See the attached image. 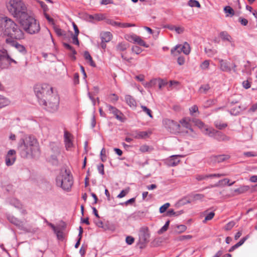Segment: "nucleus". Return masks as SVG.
<instances>
[{
    "instance_id": "41",
    "label": "nucleus",
    "mask_w": 257,
    "mask_h": 257,
    "mask_svg": "<svg viewBox=\"0 0 257 257\" xmlns=\"http://www.w3.org/2000/svg\"><path fill=\"white\" fill-rule=\"evenodd\" d=\"M89 19H90V21H91L92 20L99 21L103 20V17L102 15L95 14L94 15H89Z\"/></svg>"
},
{
    "instance_id": "3",
    "label": "nucleus",
    "mask_w": 257,
    "mask_h": 257,
    "mask_svg": "<svg viewBox=\"0 0 257 257\" xmlns=\"http://www.w3.org/2000/svg\"><path fill=\"white\" fill-rule=\"evenodd\" d=\"M7 8L9 12L19 20L28 14L27 7L22 0H9Z\"/></svg>"
},
{
    "instance_id": "43",
    "label": "nucleus",
    "mask_w": 257,
    "mask_h": 257,
    "mask_svg": "<svg viewBox=\"0 0 257 257\" xmlns=\"http://www.w3.org/2000/svg\"><path fill=\"white\" fill-rule=\"evenodd\" d=\"M106 23L116 28H120V22H116L112 19H107Z\"/></svg>"
},
{
    "instance_id": "28",
    "label": "nucleus",
    "mask_w": 257,
    "mask_h": 257,
    "mask_svg": "<svg viewBox=\"0 0 257 257\" xmlns=\"http://www.w3.org/2000/svg\"><path fill=\"white\" fill-rule=\"evenodd\" d=\"M229 158L228 155H221L218 156H214L212 157V160L217 163H220L226 160Z\"/></svg>"
},
{
    "instance_id": "64",
    "label": "nucleus",
    "mask_w": 257,
    "mask_h": 257,
    "mask_svg": "<svg viewBox=\"0 0 257 257\" xmlns=\"http://www.w3.org/2000/svg\"><path fill=\"white\" fill-rule=\"evenodd\" d=\"M238 21L242 26H246L248 24L247 20L241 17L239 18Z\"/></svg>"
},
{
    "instance_id": "29",
    "label": "nucleus",
    "mask_w": 257,
    "mask_h": 257,
    "mask_svg": "<svg viewBox=\"0 0 257 257\" xmlns=\"http://www.w3.org/2000/svg\"><path fill=\"white\" fill-rule=\"evenodd\" d=\"M215 131L216 130L214 128L207 126L203 130L202 133L206 136L213 138Z\"/></svg>"
},
{
    "instance_id": "7",
    "label": "nucleus",
    "mask_w": 257,
    "mask_h": 257,
    "mask_svg": "<svg viewBox=\"0 0 257 257\" xmlns=\"http://www.w3.org/2000/svg\"><path fill=\"white\" fill-rule=\"evenodd\" d=\"M46 105H43L50 112H54L58 110L59 106V97L57 92H53L48 95L46 98Z\"/></svg>"
},
{
    "instance_id": "30",
    "label": "nucleus",
    "mask_w": 257,
    "mask_h": 257,
    "mask_svg": "<svg viewBox=\"0 0 257 257\" xmlns=\"http://www.w3.org/2000/svg\"><path fill=\"white\" fill-rule=\"evenodd\" d=\"M132 136L136 139H143L148 136V133L147 132H136L133 133Z\"/></svg>"
},
{
    "instance_id": "62",
    "label": "nucleus",
    "mask_w": 257,
    "mask_h": 257,
    "mask_svg": "<svg viewBox=\"0 0 257 257\" xmlns=\"http://www.w3.org/2000/svg\"><path fill=\"white\" fill-rule=\"evenodd\" d=\"M190 112L191 115H193L194 113L197 112L198 111V106L196 105L192 106L190 109Z\"/></svg>"
},
{
    "instance_id": "19",
    "label": "nucleus",
    "mask_w": 257,
    "mask_h": 257,
    "mask_svg": "<svg viewBox=\"0 0 257 257\" xmlns=\"http://www.w3.org/2000/svg\"><path fill=\"white\" fill-rule=\"evenodd\" d=\"M125 101L130 107L135 108L137 107V102L135 99L130 95H126L124 97Z\"/></svg>"
},
{
    "instance_id": "60",
    "label": "nucleus",
    "mask_w": 257,
    "mask_h": 257,
    "mask_svg": "<svg viewBox=\"0 0 257 257\" xmlns=\"http://www.w3.org/2000/svg\"><path fill=\"white\" fill-rule=\"evenodd\" d=\"M134 238L131 236H127L125 238V241L126 243L128 245L132 244L134 243Z\"/></svg>"
},
{
    "instance_id": "24",
    "label": "nucleus",
    "mask_w": 257,
    "mask_h": 257,
    "mask_svg": "<svg viewBox=\"0 0 257 257\" xmlns=\"http://www.w3.org/2000/svg\"><path fill=\"white\" fill-rule=\"evenodd\" d=\"M101 41L109 42L111 41L112 35L109 32H104L100 34Z\"/></svg>"
},
{
    "instance_id": "11",
    "label": "nucleus",
    "mask_w": 257,
    "mask_h": 257,
    "mask_svg": "<svg viewBox=\"0 0 257 257\" xmlns=\"http://www.w3.org/2000/svg\"><path fill=\"white\" fill-rule=\"evenodd\" d=\"M7 218L10 222L16 226L18 228L20 229H23L24 228V222L19 219L13 215L10 214H7Z\"/></svg>"
},
{
    "instance_id": "50",
    "label": "nucleus",
    "mask_w": 257,
    "mask_h": 257,
    "mask_svg": "<svg viewBox=\"0 0 257 257\" xmlns=\"http://www.w3.org/2000/svg\"><path fill=\"white\" fill-rule=\"evenodd\" d=\"M214 125L216 128L219 130H222L227 126L226 123H221L218 121H216L214 122Z\"/></svg>"
},
{
    "instance_id": "48",
    "label": "nucleus",
    "mask_w": 257,
    "mask_h": 257,
    "mask_svg": "<svg viewBox=\"0 0 257 257\" xmlns=\"http://www.w3.org/2000/svg\"><path fill=\"white\" fill-rule=\"evenodd\" d=\"M188 5L191 7L200 8L201 7L199 2L196 0H190L188 2Z\"/></svg>"
},
{
    "instance_id": "6",
    "label": "nucleus",
    "mask_w": 257,
    "mask_h": 257,
    "mask_svg": "<svg viewBox=\"0 0 257 257\" xmlns=\"http://www.w3.org/2000/svg\"><path fill=\"white\" fill-rule=\"evenodd\" d=\"M56 185L64 190L69 191L73 184V177L67 170L61 171L56 179Z\"/></svg>"
},
{
    "instance_id": "1",
    "label": "nucleus",
    "mask_w": 257,
    "mask_h": 257,
    "mask_svg": "<svg viewBox=\"0 0 257 257\" xmlns=\"http://www.w3.org/2000/svg\"><path fill=\"white\" fill-rule=\"evenodd\" d=\"M18 150L21 156L24 158L37 156L40 154L38 142L31 135H25L19 140Z\"/></svg>"
},
{
    "instance_id": "42",
    "label": "nucleus",
    "mask_w": 257,
    "mask_h": 257,
    "mask_svg": "<svg viewBox=\"0 0 257 257\" xmlns=\"http://www.w3.org/2000/svg\"><path fill=\"white\" fill-rule=\"evenodd\" d=\"M183 211L182 210L178 212H175L173 209H169L167 212V215L168 216H178L183 213Z\"/></svg>"
},
{
    "instance_id": "53",
    "label": "nucleus",
    "mask_w": 257,
    "mask_h": 257,
    "mask_svg": "<svg viewBox=\"0 0 257 257\" xmlns=\"http://www.w3.org/2000/svg\"><path fill=\"white\" fill-rule=\"evenodd\" d=\"M141 108L143 109V111L146 112L151 118H153V115L152 114V111L151 109L148 108L146 106L141 105Z\"/></svg>"
},
{
    "instance_id": "52",
    "label": "nucleus",
    "mask_w": 257,
    "mask_h": 257,
    "mask_svg": "<svg viewBox=\"0 0 257 257\" xmlns=\"http://www.w3.org/2000/svg\"><path fill=\"white\" fill-rule=\"evenodd\" d=\"M216 100L215 99H210L207 100L204 103L205 107H208L212 105H214L216 102Z\"/></svg>"
},
{
    "instance_id": "16",
    "label": "nucleus",
    "mask_w": 257,
    "mask_h": 257,
    "mask_svg": "<svg viewBox=\"0 0 257 257\" xmlns=\"http://www.w3.org/2000/svg\"><path fill=\"white\" fill-rule=\"evenodd\" d=\"M6 42L7 44H11L12 46H15L18 50L20 52H25L26 51L25 47L18 43L11 40L10 38H7Z\"/></svg>"
},
{
    "instance_id": "4",
    "label": "nucleus",
    "mask_w": 257,
    "mask_h": 257,
    "mask_svg": "<svg viewBox=\"0 0 257 257\" xmlns=\"http://www.w3.org/2000/svg\"><path fill=\"white\" fill-rule=\"evenodd\" d=\"M20 22L24 30L28 34H35L40 30L39 22L33 17L29 16L28 14L26 18L20 19Z\"/></svg>"
},
{
    "instance_id": "45",
    "label": "nucleus",
    "mask_w": 257,
    "mask_h": 257,
    "mask_svg": "<svg viewBox=\"0 0 257 257\" xmlns=\"http://www.w3.org/2000/svg\"><path fill=\"white\" fill-rule=\"evenodd\" d=\"M204 51L207 56L210 57H212L217 53V51L215 49L205 48Z\"/></svg>"
},
{
    "instance_id": "61",
    "label": "nucleus",
    "mask_w": 257,
    "mask_h": 257,
    "mask_svg": "<svg viewBox=\"0 0 257 257\" xmlns=\"http://www.w3.org/2000/svg\"><path fill=\"white\" fill-rule=\"evenodd\" d=\"M235 222L233 221L229 222L225 227V228L227 230H230L234 225Z\"/></svg>"
},
{
    "instance_id": "10",
    "label": "nucleus",
    "mask_w": 257,
    "mask_h": 257,
    "mask_svg": "<svg viewBox=\"0 0 257 257\" xmlns=\"http://www.w3.org/2000/svg\"><path fill=\"white\" fill-rule=\"evenodd\" d=\"M16 160V152L14 150H9L5 157V163L7 166H12Z\"/></svg>"
},
{
    "instance_id": "13",
    "label": "nucleus",
    "mask_w": 257,
    "mask_h": 257,
    "mask_svg": "<svg viewBox=\"0 0 257 257\" xmlns=\"http://www.w3.org/2000/svg\"><path fill=\"white\" fill-rule=\"evenodd\" d=\"M106 106L108 110L109 111V113H112L117 120H119L121 122L123 121L122 117L123 114L120 110L110 104H106Z\"/></svg>"
},
{
    "instance_id": "20",
    "label": "nucleus",
    "mask_w": 257,
    "mask_h": 257,
    "mask_svg": "<svg viewBox=\"0 0 257 257\" xmlns=\"http://www.w3.org/2000/svg\"><path fill=\"white\" fill-rule=\"evenodd\" d=\"M191 121L192 122V119L189 117H185L181 120L180 122L183 127L188 129L191 132H193V130L192 128L191 125L190 124Z\"/></svg>"
},
{
    "instance_id": "63",
    "label": "nucleus",
    "mask_w": 257,
    "mask_h": 257,
    "mask_svg": "<svg viewBox=\"0 0 257 257\" xmlns=\"http://www.w3.org/2000/svg\"><path fill=\"white\" fill-rule=\"evenodd\" d=\"M97 170L98 172L101 174L104 175V165L103 164H100L97 166Z\"/></svg>"
},
{
    "instance_id": "32",
    "label": "nucleus",
    "mask_w": 257,
    "mask_h": 257,
    "mask_svg": "<svg viewBox=\"0 0 257 257\" xmlns=\"http://www.w3.org/2000/svg\"><path fill=\"white\" fill-rule=\"evenodd\" d=\"M63 46L66 49H68L71 52L72 55H71L70 57L73 60H75L76 57L74 56L75 54H76V51H75V50L70 45H69L68 43H64Z\"/></svg>"
},
{
    "instance_id": "40",
    "label": "nucleus",
    "mask_w": 257,
    "mask_h": 257,
    "mask_svg": "<svg viewBox=\"0 0 257 257\" xmlns=\"http://www.w3.org/2000/svg\"><path fill=\"white\" fill-rule=\"evenodd\" d=\"M181 48V45H176L175 47L171 49V54L174 56H177L180 54L182 51H180V48Z\"/></svg>"
},
{
    "instance_id": "35",
    "label": "nucleus",
    "mask_w": 257,
    "mask_h": 257,
    "mask_svg": "<svg viewBox=\"0 0 257 257\" xmlns=\"http://www.w3.org/2000/svg\"><path fill=\"white\" fill-rule=\"evenodd\" d=\"M180 51H182V52L186 55H188L190 52V47L189 44L187 42H185L183 45L181 46Z\"/></svg>"
},
{
    "instance_id": "58",
    "label": "nucleus",
    "mask_w": 257,
    "mask_h": 257,
    "mask_svg": "<svg viewBox=\"0 0 257 257\" xmlns=\"http://www.w3.org/2000/svg\"><path fill=\"white\" fill-rule=\"evenodd\" d=\"M109 99L112 102H116L118 99V96L115 94H111L109 96Z\"/></svg>"
},
{
    "instance_id": "18",
    "label": "nucleus",
    "mask_w": 257,
    "mask_h": 257,
    "mask_svg": "<svg viewBox=\"0 0 257 257\" xmlns=\"http://www.w3.org/2000/svg\"><path fill=\"white\" fill-rule=\"evenodd\" d=\"M219 62L220 68L222 71L230 72L231 71V67L229 62L222 59H220Z\"/></svg>"
},
{
    "instance_id": "46",
    "label": "nucleus",
    "mask_w": 257,
    "mask_h": 257,
    "mask_svg": "<svg viewBox=\"0 0 257 257\" xmlns=\"http://www.w3.org/2000/svg\"><path fill=\"white\" fill-rule=\"evenodd\" d=\"M207 211L204 212V213L206 214L204 220L203 221L204 223L206 222V221L211 220L215 215V213L213 212H210L209 213H207Z\"/></svg>"
},
{
    "instance_id": "36",
    "label": "nucleus",
    "mask_w": 257,
    "mask_h": 257,
    "mask_svg": "<svg viewBox=\"0 0 257 257\" xmlns=\"http://www.w3.org/2000/svg\"><path fill=\"white\" fill-rule=\"evenodd\" d=\"M224 12L226 14V17H232L234 15L233 9L230 6H226L224 8Z\"/></svg>"
},
{
    "instance_id": "21",
    "label": "nucleus",
    "mask_w": 257,
    "mask_h": 257,
    "mask_svg": "<svg viewBox=\"0 0 257 257\" xmlns=\"http://www.w3.org/2000/svg\"><path fill=\"white\" fill-rule=\"evenodd\" d=\"M132 40L137 43L139 45L142 46H144L145 48H148L149 45L146 44V43L139 36H138L136 35H134L131 36Z\"/></svg>"
},
{
    "instance_id": "38",
    "label": "nucleus",
    "mask_w": 257,
    "mask_h": 257,
    "mask_svg": "<svg viewBox=\"0 0 257 257\" xmlns=\"http://www.w3.org/2000/svg\"><path fill=\"white\" fill-rule=\"evenodd\" d=\"M242 109L240 106H238L231 108L230 110V113L232 115H237L240 113Z\"/></svg>"
},
{
    "instance_id": "27",
    "label": "nucleus",
    "mask_w": 257,
    "mask_h": 257,
    "mask_svg": "<svg viewBox=\"0 0 257 257\" xmlns=\"http://www.w3.org/2000/svg\"><path fill=\"white\" fill-rule=\"evenodd\" d=\"M192 122H193L195 125L201 129L202 132H203V130H204V128L207 126L201 120L198 119L192 118Z\"/></svg>"
},
{
    "instance_id": "37",
    "label": "nucleus",
    "mask_w": 257,
    "mask_h": 257,
    "mask_svg": "<svg viewBox=\"0 0 257 257\" xmlns=\"http://www.w3.org/2000/svg\"><path fill=\"white\" fill-rule=\"evenodd\" d=\"M127 47L128 46L126 44L124 43H119L117 45L116 50L118 52H122L125 51Z\"/></svg>"
},
{
    "instance_id": "14",
    "label": "nucleus",
    "mask_w": 257,
    "mask_h": 257,
    "mask_svg": "<svg viewBox=\"0 0 257 257\" xmlns=\"http://www.w3.org/2000/svg\"><path fill=\"white\" fill-rule=\"evenodd\" d=\"M166 80L162 79H154L151 80L148 84V87H153L157 84L158 85L159 89H161L163 87L167 84Z\"/></svg>"
},
{
    "instance_id": "15",
    "label": "nucleus",
    "mask_w": 257,
    "mask_h": 257,
    "mask_svg": "<svg viewBox=\"0 0 257 257\" xmlns=\"http://www.w3.org/2000/svg\"><path fill=\"white\" fill-rule=\"evenodd\" d=\"M150 233L148 228H142L140 230V239L144 243L149 241Z\"/></svg>"
},
{
    "instance_id": "34",
    "label": "nucleus",
    "mask_w": 257,
    "mask_h": 257,
    "mask_svg": "<svg viewBox=\"0 0 257 257\" xmlns=\"http://www.w3.org/2000/svg\"><path fill=\"white\" fill-rule=\"evenodd\" d=\"M10 100L5 96L0 95V108L8 105Z\"/></svg>"
},
{
    "instance_id": "2",
    "label": "nucleus",
    "mask_w": 257,
    "mask_h": 257,
    "mask_svg": "<svg viewBox=\"0 0 257 257\" xmlns=\"http://www.w3.org/2000/svg\"><path fill=\"white\" fill-rule=\"evenodd\" d=\"M0 28L5 35L12 39L21 40L24 38V32L20 27L7 17H0Z\"/></svg>"
},
{
    "instance_id": "56",
    "label": "nucleus",
    "mask_w": 257,
    "mask_h": 257,
    "mask_svg": "<svg viewBox=\"0 0 257 257\" xmlns=\"http://www.w3.org/2000/svg\"><path fill=\"white\" fill-rule=\"evenodd\" d=\"M209 178V175H197L196 179L198 181H202Z\"/></svg>"
},
{
    "instance_id": "44",
    "label": "nucleus",
    "mask_w": 257,
    "mask_h": 257,
    "mask_svg": "<svg viewBox=\"0 0 257 257\" xmlns=\"http://www.w3.org/2000/svg\"><path fill=\"white\" fill-rule=\"evenodd\" d=\"M210 89V87L209 84H206L202 85L199 88V91L202 93H206Z\"/></svg>"
},
{
    "instance_id": "39",
    "label": "nucleus",
    "mask_w": 257,
    "mask_h": 257,
    "mask_svg": "<svg viewBox=\"0 0 257 257\" xmlns=\"http://www.w3.org/2000/svg\"><path fill=\"white\" fill-rule=\"evenodd\" d=\"M10 204L13 205L15 207L21 209L22 208V204L20 202V201L15 198L11 199L10 200Z\"/></svg>"
},
{
    "instance_id": "8",
    "label": "nucleus",
    "mask_w": 257,
    "mask_h": 257,
    "mask_svg": "<svg viewBox=\"0 0 257 257\" xmlns=\"http://www.w3.org/2000/svg\"><path fill=\"white\" fill-rule=\"evenodd\" d=\"M11 63L17 64V62L12 59L4 48L0 49V67L2 69H7Z\"/></svg>"
},
{
    "instance_id": "25",
    "label": "nucleus",
    "mask_w": 257,
    "mask_h": 257,
    "mask_svg": "<svg viewBox=\"0 0 257 257\" xmlns=\"http://www.w3.org/2000/svg\"><path fill=\"white\" fill-rule=\"evenodd\" d=\"M179 156H172L170 159L168 161L167 164L168 166L174 167L177 166L180 162L178 158Z\"/></svg>"
},
{
    "instance_id": "26",
    "label": "nucleus",
    "mask_w": 257,
    "mask_h": 257,
    "mask_svg": "<svg viewBox=\"0 0 257 257\" xmlns=\"http://www.w3.org/2000/svg\"><path fill=\"white\" fill-rule=\"evenodd\" d=\"M192 122H193L195 125L201 129L202 132H203V130H204V128L207 126L201 120L198 119L192 118Z\"/></svg>"
},
{
    "instance_id": "22",
    "label": "nucleus",
    "mask_w": 257,
    "mask_h": 257,
    "mask_svg": "<svg viewBox=\"0 0 257 257\" xmlns=\"http://www.w3.org/2000/svg\"><path fill=\"white\" fill-rule=\"evenodd\" d=\"M235 183V181H233L232 183H229V180L227 178H225L222 180H219L217 183L211 185L210 187H219L220 186H224L227 185L229 186H231L233 185Z\"/></svg>"
},
{
    "instance_id": "57",
    "label": "nucleus",
    "mask_w": 257,
    "mask_h": 257,
    "mask_svg": "<svg viewBox=\"0 0 257 257\" xmlns=\"http://www.w3.org/2000/svg\"><path fill=\"white\" fill-rule=\"evenodd\" d=\"M132 50L134 53H136V54H139L142 51V49L138 46H133L132 48Z\"/></svg>"
},
{
    "instance_id": "33",
    "label": "nucleus",
    "mask_w": 257,
    "mask_h": 257,
    "mask_svg": "<svg viewBox=\"0 0 257 257\" xmlns=\"http://www.w3.org/2000/svg\"><path fill=\"white\" fill-rule=\"evenodd\" d=\"M219 36L222 40L231 42L232 38L227 32L222 31L220 32Z\"/></svg>"
},
{
    "instance_id": "12",
    "label": "nucleus",
    "mask_w": 257,
    "mask_h": 257,
    "mask_svg": "<svg viewBox=\"0 0 257 257\" xmlns=\"http://www.w3.org/2000/svg\"><path fill=\"white\" fill-rule=\"evenodd\" d=\"M73 136L68 132L65 131L64 134V141L66 149L70 150L73 146Z\"/></svg>"
},
{
    "instance_id": "9",
    "label": "nucleus",
    "mask_w": 257,
    "mask_h": 257,
    "mask_svg": "<svg viewBox=\"0 0 257 257\" xmlns=\"http://www.w3.org/2000/svg\"><path fill=\"white\" fill-rule=\"evenodd\" d=\"M163 122L164 125L169 132L172 133L179 132L180 125L177 122L169 119H165Z\"/></svg>"
},
{
    "instance_id": "59",
    "label": "nucleus",
    "mask_w": 257,
    "mask_h": 257,
    "mask_svg": "<svg viewBox=\"0 0 257 257\" xmlns=\"http://www.w3.org/2000/svg\"><path fill=\"white\" fill-rule=\"evenodd\" d=\"M249 189V187L247 186H244L239 188L236 189L235 190V192H237L239 193H242L245 191Z\"/></svg>"
},
{
    "instance_id": "47",
    "label": "nucleus",
    "mask_w": 257,
    "mask_h": 257,
    "mask_svg": "<svg viewBox=\"0 0 257 257\" xmlns=\"http://www.w3.org/2000/svg\"><path fill=\"white\" fill-rule=\"evenodd\" d=\"M55 32L58 36H62L65 35V32L57 26H54Z\"/></svg>"
},
{
    "instance_id": "54",
    "label": "nucleus",
    "mask_w": 257,
    "mask_h": 257,
    "mask_svg": "<svg viewBox=\"0 0 257 257\" xmlns=\"http://www.w3.org/2000/svg\"><path fill=\"white\" fill-rule=\"evenodd\" d=\"M170 206V204L169 203H166L161 206L159 209L160 212L161 213H163L165 212L168 208Z\"/></svg>"
},
{
    "instance_id": "49",
    "label": "nucleus",
    "mask_w": 257,
    "mask_h": 257,
    "mask_svg": "<svg viewBox=\"0 0 257 257\" xmlns=\"http://www.w3.org/2000/svg\"><path fill=\"white\" fill-rule=\"evenodd\" d=\"M169 224H170V220H168L167 221H166L165 224H164V225L159 230V231L158 232V233L162 234L163 232L167 231V229H168Z\"/></svg>"
},
{
    "instance_id": "51",
    "label": "nucleus",
    "mask_w": 257,
    "mask_h": 257,
    "mask_svg": "<svg viewBox=\"0 0 257 257\" xmlns=\"http://www.w3.org/2000/svg\"><path fill=\"white\" fill-rule=\"evenodd\" d=\"M209 60H205L200 65L201 69L202 70H206L208 68L209 66Z\"/></svg>"
},
{
    "instance_id": "17",
    "label": "nucleus",
    "mask_w": 257,
    "mask_h": 257,
    "mask_svg": "<svg viewBox=\"0 0 257 257\" xmlns=\"http://www.w3.org/2000/svg\"><path fill=\"white\" fill-rule=\"evenodd\" d=\"M213 138L219 142H226L230 140V138L229 137L216 130L215 131Z\"/></svg>"
},
{
    "instance_id": "5",
    "label": "nucleus",
    "mask_w": 257,
    "mask_h": 257,
    "mask_svg": "<svg viewBox=\"0 0 257 257\" xmlns=\"http://www.w3.org/2000/svg\"><path fill=\"white\" fill-rule=\"evenodd\" d=\"M34 91L40 105H46L47 102L45 98H46L54 92L53 87L47 84L36 85Z\"/></svg>"
},
{
    "instance_id": "31",
    "label": "nucleus",
    "mask_w": 257,
    "mask_h": 257,
    "mask_svg": "<svg viewBox=\"0 0 257 257\" xmlns=\"http://www.w3.org/2000/svg\"><path fill=\"white\" fill-rule=\"evenodd\" d=\"M63 223L64 224V222ZM65 226V224H63L62 227L59 226V227H58V228L54 232L59 239H63L64 238L63 230L64 229Z\"/></svg>"
},
{
    "instance_id": "23",
    "label": "nucleus",
    "mask_w": 257,
    "mask_h": 257,
    "mask_svg": "<svg viewBox=\"0 0 257 257\" xmlns=\"http://www.w3.org/2000/svg\"><path fill=\"white\" fill-rule=\"evenodd\" d=\"M190 198L187 201V203H190L192 201L196 200H201L204 197V195L202 194H194L192 193L190 195Z\"/></svg>"
},
{
    "instance_id": "55",
    "label": "nucleus",
    "mask_w": 257,
    "mask_h": 257,
    "mask_svg": "<svg viewBox=\"0 0 257 257\" xmlns=\"http://www.w3.org/2000/svg\"><path fill=\"white\" fill-rule=\"evenodd\" d=\"M178 230L177 232L179 233L184 232L187 229V227L185 225H179L177 226Z\"/></svg>"
}]
</instances>
